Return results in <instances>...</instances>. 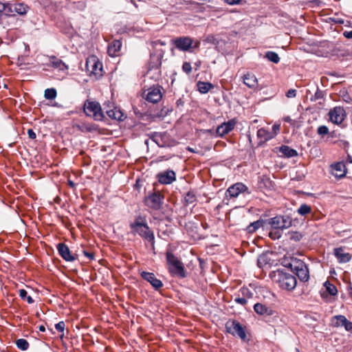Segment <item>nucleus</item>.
Here are the masks:
<instances>
[{
	"mask_svg": "<svg viewBox=\"0 0 352 352\" xmlns=\"http://www.w3.org/2000/svg\"><path fill=\"white\" fill-rule=\"evenodd\" d=\"M331 325L336 328L344 327L346 331L352 332V322L348 320L343 315L332 317Z\"/></svg>",
	"mask_w": 352,
	"mask_h": 352,
	"instance_id": "nucleus-14",
	"label": "nucleus"
},
{
	"mask_svg": "<svg viewBox=\"0 0 352 352\" xmlns=\"http://www.w3.org/2000/svg\"><path fill=\"white\" fill-rule=\"evenodd\" d=\"M296 90L294 89H289L286 93V96L287 98H295L296 96Z\"/></svg>",
	"mask_w": 352,
	"mask_h": 352,
	"instance_id": "nucleus-52",
	"label": "nucleus"
},
{
	"mask_svg": "<svg viewBox=\"0 0 352 352\" xmlns=\"http://www.w3.org/2000/svg\"><path fill=\"white\" fill-rule=\"evenodd\" d=\"M263 220H258L251 223L246 228V230L248 233H254L261 226H263Z\"/></svg>",
	"mask_w": 352,
	"mask_h": 352,
	"instance_id": "nucleus-33",
	"label": "nucleus"
},
{
	"mask_svg": "<svg viewBox=\"0 0 352 352\" xmlns=\"http://www.w3.org/2000/svg\"><path fill=\"white\" fill-rule=\"evenodd\" d=\"M280 230H274L270 231L269 233V236L272 240H276V239H280L281 236Z\"/></svg>",
	"mask_w": 352,
	"mask_h": 352,
	"instance_id": "nucleus-46",
	"label": "nucleus"
},
{
	"mask_svg": "<svg viewBox=\"0 0 352 352\" xmlns=\"http://www.w3.org/2000/svg\"><path fill=\"white\" fill-rule=\"evenodd\" d=\"M184 104V100L182 98H179L176 101V105H177V107H183Z\"/></svg>",
	"mask_w": 352,
	"mask_h": 352,
	"instance_id": "nucleus-59",
	"label": "nucleus"
},
{
	"mask_svg": "<svg viewBox=\"0 0 352 352\" xmlns=\"http://www.w3.org/2000/svg\"><path fill=\"white\" fill-rule=\"evenodd\" d=\"M15 344L17 348L22 351L28 350L30 346L29 342L23 338L16 340Z\"/></svg>",
	"mask_w": 352,
	"mask_h": 352,
	"instance_id": "nucleus-37",
	"label": "nucleus"
},
{
	"mask_svg": "<svg viewBox=\"0 0 352 352\" xmlns=\"http://www.w3.org/2000/svg\"><path fill=\"white\" fill-rule=\"evenodd\" d=\"M261 182H263L265 184V186H267V184H269V185H271V180L270 178L267 177H263L261 180Z\"/></svg>",
	"mask_w": 352,
	"mask_h": 352,
	"instance_id": "nucleus-56",
	"label": "nucleus"
},
{
	"mask_svg": "<svg viewBox=\"0 0 352 352\" xmlns=\"http://www.w3.org/2000/svg\"><path fill=\"white\" fill-rule=\"evenodd\" d=\"M3 14L7 16H12V7H9V4L0 2V17Z\"/></svg>",
	"mask_w": 352,
	"mask_h": 352,
	"instance_id": "nucleus-38",
	"label": "nucleus"
},
{
	"mask_svg": "<svg viewBox=\"0 0 352 352\" xmlns=\"http://www.w3.org/2000/svg\"><path fill=\"white\" fill-rule=\"evenodd\" d=\"M324 96V93L323 91L320 90L319 88H317V90L314 96H311V101H317L319 99L323 98Z\"/></svg>",
	"mask_w": 352,
	"mask_h": 352,
	"instance_id": "nucleus-45",
	"label": "nucleus"
},
{
	"mask_svg": "<svg viewBox=\"0 0 352 352\" xmlns=\"http://www.w3.org/2000/svg\"><path fill=\"white\" fill-rule=\"evenodd\" d=\"M292 272L298 276L302 282H307L309 279V272L307 265L301 260L295 259L288 266Z\"/></svg>",
	"mask_w": 352,
	"mask_h": 352,
	"instance_id": "nucleus-6",
	"label": "nucleus"
},
{
	"mask_svg": "<svg viewBox=\"0 0 352 352\" xmlns=\"http://www.w3.org/2000/svg\"><path fill=\"white\" fill-rule=\"evenodd\" d=\"M162 87L160 85L153 86L147 90L145 99L150 102L157 103L162 98L161 89Z\"/></svg>",
	"mask_w": 352,
	"mask_h": 352,
	"instance_id": "nucleus-16",
	"label": "nucleus"
},
{
	"mask_svg": "<svg viewBox=\"0 0 352 352\" xmlns=\"http://www.w3.org/2000/svg\"><path fill=\"white\" fill-rule=\"evenodd\" d=\"M9 7H12V15H14V13H17L20 15L26 14L28 7L27 5L23 3H18L14 4H9Z\"/></svg>",
	"mask_w": 352,
	"mask_h": 352,
	"instance_id": "nucleus-28",
	"label": "nucleus"
},
{
	"mask_svg": "<svg viewBox=\"0 0 352 352\" xmlns=\"http://www.w3.org/2000/svg\"><path fill=\"white\" fill-rule=\"evenodd\" d=\"M332 174L338 179L343 178L346 174V168L343 162H336L331 165Z\"/></svg>",
	"mask_w": 352,
	"mask_h": 352,
	"instance_id": "nucleus-20",
	"label": "nucleus"
},
{
	"mask_svg": "<svg viewBox=\"0 0 352 352\" xmlns=\"http://www.w3.org/2000/svg\"><path fill=\"white\" fill-rule=\"evenodd\" d=\"M257 138L259 140L258 146L274 138L271 132L265 128H261L257 131Z\"/></svg>",
	"mask_w": 352,
	"mask_h": 352,
	"instance_id": "nucleus-23",
	"label": "nucleus"
},
{
	"mask_svg": "<svg viewBox=\"0 0 352 352\" xmlns=\"http://www.w3.org/2000/svg\"><path fill=\"white\" fill-rule=\"evenodd\" d=\"M253 308L257 314L263 316L265 318H267L271 316L277 317V312L271 307L265 304L257 302L254 305Z\"/></svg>",
	"mask_w": 352,
	"mask_h": 352,
	"instance_id": "nucleus-13",
	"label": "nucleus"
},
{
	"mask_svg": "<svg viewBox=\"0 0 352 352\" xmlns=\"http://www.w3.org/2000/svg\"><path fill=\"white\" fill-rule=\"evenodd\" d=\"M333 254L340 263H348L351 259V254L348 252H344L343 247L334 248Z\"/></svg>",
	"mask_w": 352,
	"mask_h": 352,
	"instance_id": "nucleus-21",
	"label": "nucleus"
},
{
	"mask_svg": "<svg viewBox=\"0 0 352 352\" xmlns=\"http://www.w3.org/2000/svg\"><path fill=\"white\" fill-rule=\"evenodd\" d=\"M226 332L233 336H238L242 340H246L247 335L244 327L236 320H229L226 323Z\"/></svg>",
	"mask_w": 352,
	"mask_h": 352,
	"instance_id": "nucleus-9",
	"label": "nucleus"
},
{
	"mask_svg": "<svg viewBox=\"0 0 352 352\" xmlns=\"http://www.w3.org/2000/svg\"><path fill=\"white\" fill-rule=\"evenodd\" d=\"M201 226H202V227H203L205 230H206V229H207V228L209 227V226H208V223H206V222H204V223H201Z\"/></svg>",
	"mask_w": 352,
	"mask_h": 352,
	"instance_id": "nucleus-63",
	"label": "nucleus"
},
{
	"mask_svg": "<svg viewBox=\"0 0 352 352\" xmlns=\"http://www.w3.org/2000/svg\"><path fill=\"white\" fill-rule=\"evenodd\" d=\"M122 47V42L120 40L115 39L109 44L107 52L111 57L119 56Z\"/></svg>",
	"mask_w": 352,
	"mask_h": 352,
	"instance_id": "nucleus-22",
	"label": "nucleus"
},
{
	"mask_svg": "<svg viewBox=\"0 0 352 352\" xmlns=\"http://www.w3.org/2000/svg\"><path fill=\"white\" fill-rule=\"evenodd\" d=\"M280 124H274L272 126V131H270L271 132L272 135H273L274 138H275L276 136V135L278 134V133L280 131Z\"/></svg>",
	"mask_w": 352,
	"mask_h": 352,
	"instance_id": "nucleus-49",
	"label": "nucleus"
},
{
	"mask_svg": "<svg viewBox=\"0 0 352 352\" xmlns=\"http://www.w3.org/2000/svg\"><path fill=\"white\" fill-rule=\"evenodd\" d=\"M106 113L109 118L116 120H124L126 118L124 113L120 109L116 107H114L113 109H107Z\"/></svg>",
	"mask_w": 352,
	"mask_h": 352,
	"instance_id": "nucleus-26",
	"label": "nucleus"
},
{
	"mask_svg": "<svg viewBox=\"0 0 352 352\" xmlns=\"http://www.w3.org/2000/svg\"><path fill=\"white\" fill-rule=\"evenodd\" d=\"M279 152L286 157H293L298 156L297 151L287 145H282L280 146Z\"/></svg>",
	"mask_w": 352,
	"mask_h": 352,
	"instance_id": "nucleus-29",
	"label": "nucleus"
},
{
	"mask_svg": "<svg viewBox=\"0 0 352 352\" xmlns=\"http://www.w3.org/2000/svg\"><path fill=\"white\" fill-rule=\"evenodd\" d=\"M297 212L301 216H306L311 212V207L306 204H302L298 208Z\"/></svg>",
	"mask_w": 352,
	"mask_h": 352,
	"instance_id": "nucleus-36",
	"label": "nucleus"
},
{
	"mask_svg": "<svg viewBox=\"0 0 352 352\" xmlns=\"http://www.w3.org/2000/svg\"><path fill=\"white\" fill-rule=\"evenodd\" d=\"M67 184L72 188H75V187H76L75 183L73 181L70 180V179L67 180Z\"/></svg>",
	"mask_w": 352,
	"mask_h": 352,
	"instance_id": "nucleus-60",
	"label": "nucleus"
},
{
	"mask_svg": "<svg viewBox=\"0 0 352 352\" xmlns=\"http://www.w3.org/2000/svg\"><path fill=\"white\" fill-rule=\"evenodd\" d=\"M156 177L160 184L168 185L176 181V173L173 170L167 169L157 173Z\"/></svg>",
	"mask_w": 352,
	"mask_h": 352,
	"instance_id": "nucleus-15",
	"label": "nucleus"
},
{
	"mask_svg": "<svg viewBox=\"0 0 352 352\" xmlns=\"http://www.w3.org/2000/svg\"><path fill=\"white\" fill-rule=\"evenodd\" d=\"M346 162L348 163H352V157L351 155H348Z\"/></svg>",
	"mask_w": 352,
	"mask_h": 352,
	"instance_id": "nucleus-62",
	"label": "nucleus"
},
{
	"mask_svg": "<svg viewBox=\"0 0 352 352\" xmlns=\"http://www.w3.org/2000/svg\"><path fill=\"white\" fill-rule=\"evenodd\" d=\"M168 113V109H162V111H161L160 114H157V116H159V117H164V116H167Z\"/></svg>",
	"mask_w": 352,
	"mask_h": 352,
	"instance_id": "nucleus-58",
	"label": "nucleus"
},
{
	"mask_svg": "<svg viewBox=\"0 0 352 352\" xmlns=\"http://www.w3.org/2000/svg\"><path fill=\"white\" fill-rule=\"evenodd\" d=\"M197 201L195 193L193 191H188L184 197V204L186 206L192 204Z\"/></svg>",
	"mask_w": 352,
	"mask_h": 352,
	"instance_id": "nucleus-34",
	"label": "nucleus"
},
{
	"mask_svg": "<svg viewBox=\"0 0 352 352\" xmlns=\"http://www.w3.org/2000/svg\"><path fill=\"white\" fill-rule=\"evenodd\" d=\"M166 259L168 271L173 277L179 278L187 277V272L184 263L173 252L167 251L166 252Z\"/></svg>",
	"mask_w": 352,
	"mask_h": 352,
	"instance_id": "nucleus-3",
	"label": "nucleus"
},
{
	"mask_svg": "<svg viewBox=\"0 0 352 352\" xmlns=\"http://www.w3.org/2000/svg\"><path fill=\"white\" fill-rule=\"evenodd\" d=\"M182 70L187 74H190L192 72V67L190 63L184 62L182 65Z\"/></svg>",
	"mask_w": 352,
	"mask_h": 352,
	"instance_id": "nucleus-47",
	"label": "nucleus"
},
{
	"mask_svg": "<svg viewBox=\"0 0 352 352\" xmlns=\"http://www.w3.org/2000/svg\"><path fill=\"white\" fill-rule=\"evenodd\" d=\"M28 135L29 138H30L31 140H34L36 138L35 132L32 129H28Z\"/></svg>",
	"mask_w": 352,
	"mask_h": 352,
	"instance_id": "nucleus-54",
	"label": "nucleus"
},
{
	"mask_svg": "<svg viewBox=\"0 0 352 352\" xmlns=\"http://www.w3.org/2000/svg\"><path fill=\"white\" fill-rule=\"evenodd\" d=\"M19 296L21 297V298L23 300H26L28 303L32 304L34 302V300L30 296L27 295L28 293L25 289H19Z\"/></svg>",
	"mask_w": 352,
	"mask_h": 352,
	"instance_id": "nucleus-41",
	"label": "nucleus"
},
{
	"mask_svg": "<svg viewBox=\"0 0 352 352\" xmlns=\"http://www.w3.org/2000/svg\"><path fill=\"white\" fill-rule=\"evenodd\" d=\"M163 57V52H160L157 54H151L150 61L148 63L149 69H158L162 65V58Z\"/></svg>",
	"mask_w": 352,
	"mask_h": 352,
	"instance_id": "nucleus-24",
	"label": "nucleus"
},
{
	"mask_svg": "<svg viewBox=\"0 0 352 352\" xmlns=\"http://www.w3.org/2000/svg\"><path fill=\"white\" fill-rule=\"evenodd\" d=\"M197 87L201 94H207L211 89L214 88V85L212 83L203 81H198Z\"/></svg>",
	"mask_w": 352,
	"mask_h": 352,
	"instance_id": "nucleus-32",
	"label": "nucleus"
},
{
	"mask_svg": "<svg viewBox=\"0 0 352 352\" xmlns=\"http://www.w3.org/2000/svg\"><path fill=\"white\" fill-rule=\"evenodd\" d=\"M86 70L90 74L95 76H102V63L96 56H91L87 59L85 64Z\"/></svg>",
	"mask_w": 352,
	"mask_h": 352,
	"instance_id": "nucleus-10",
	"label": "nucleus"
},
{
	"mask_svg": "<svg viewBox=\"0 0 352 352\" xmlns=\"http://www.w3.org/2000/svg\"><path fill=\"white\" fill-rule=\"evenodd\" d=\"M52 67L55 68V69H58L60 71H63V70H65V69H67V66L65 64V63L56 58V56H52L50 58V64Z\"/></svg>",
	"mask_w": 352,
	"mask_h": 352,
	"instance_id": "nucleus-31",
	"label": "nucleus"
},
{
	"mask_svg": "<svg viewBox=\"0 0 352 352\" xmlns=\"http://www.w3.org/2000/svg\"><path fill=\"white\" fill-rule=\"evenodd\" d=\"M289 239L294 241H300L302 238V234L299 232H289L288 233Z\"/></svg>",
	"mask_w": 352,
	"mask_h": 352,
	"instance_id": "nucleus-43",
	"label": "nucleus"
},
{
	"mask_svg": "<svg viewBox=\"0 0 352 352\" xmlns=\"http://www.w3.org/2000/svg\"><path fill=\"white\" fill-rule=\"evenodd\" d=\"M236 123V121L235 120V119H231L228 122L222 123L217 128V135L218 136L223 137V135L228 134L234 129Z\"/></svg>",
	"mask_w": 352,
	"mask_h": 352,
	"instance_id": "nucleus-19",
	"label": "nucleus"
},
{
	"mask_svg": "<svg viewBox=\"0 0 352 352\" xmlns=\"http://www.w3.org/2000/svg\"><path fill=\"white\" fill-rule=\"evenodd\" d=\"M83 254L88 258L89 260L92 261L95 258V254L92 252H87L86 250L82 251Z\"/></svg>",
	"mask_w": 352,
	"mask_h": 352,
	"instance_id": "nucleus-51",
	"label": "nucleus"
},
{
	"mask_svg": "<svg viewBox=\"0 0 352 352\" xmlns=\"http://www.w3.org/2000/svg\"><path fill=\"white\" fill-rule=\"evenodd\" d=\"M140 276L144 280L148 281L156 290H158L163 287L162 282L160 279L157 278L153 273L144 271L140 273Z\"/></svg>",
	"mask_w": 352,
	"mask_h": 352,
	"instance_id": "nucleus-18",
	"label": "nucleus"
},
{
	"mask_svg": "<svg viewBox=\"0 0 352 352\" xmlns=\"http://www.w3.org/2000/svg\"><path fill=\"white\" fill-rule=\"evenodd\" d=\"M343 35L346 38H352V30L351 31H344L343 32Z\"/></svg>",
	"mask_w": 352,
	"mask_h": 352,
	"instance_id": "nucleus-57",
	"label": "nucleus"
},
{
	"mask_svg": "<svg viewBox=\"0 0 352 352\" xmlns=\"http://www.w3.org/2000/svg\"><path fill=\"white\" fill-rule=\"evenodd\" d=\"M234 302H236L237 304L245 305L247 304L248 300H246V299L244 297L240 296V295L239 294L238 296L234 298Z\"/></svg>",
	"mask_w": 352,
	"mask_h": 352,
	"instance_id": "nucleus-48",
	"label": "nucleus"
},
{
	"mask_svg": "<svg viewBox=\"0 0 352 352\" xmlns=\"http://www.w3.org/2000/svg\"><path fill=\"white\" fill-rule=\"evenodd\" d=\"M149 137L160 147L165 146L164 133L153 132L149 135Z\"/></svg>",
	"mask_w": 352,
	"mask_h": 352,
	"instance_id": "nucleus-30",
	"label": "nucleus"
},
{
	"mask_svg": "<svg viewBox=\"0 0 352 352\" xmlns=\"http://www.w3.org/2000/svg\"><path fill=\"white\" fill-rule=\"evenodd\" d=\"M245 192L250 194V191H249L248 186L241 182H237L230 186L227 189L226 192V197L230 198H236L239 195V194Z\"/></svg>",
	"mask_w": 352,
	"mask_h": 352,
	"instance_id": "nucleus-11",
	"label": "nucleus"
},
{
	"mask_svg": "<svg viewBox=\"0 0 352 352\" xmlns=\"http://www.w3.org/2000/svg\"><path fill=\"white\" fill-rule=\"evenodd\" d=\"M213 39H214V36H213L212 35H209V36H208V37H207V38H206V40H207L208 41H212V40H213Z\"/></svg>",
	"mask_w": 352,
	"mask_h": 352,
	"instance_id": "nucleus-64",
	"label": "nucleus"
},
{
	"mask_svg": "<svg viewBox=\"0 0 352 352\" xmlns=\"http://www.w3.org/2000/svg\"><path fill=\"white\" fill-rule=\"evenodd\" d=\"M265 57L274 63H278L280 61V57L278 56V54L275 52H267L265 53Z\"/></svg>",
	"mask_w": 352,
	"mask_h": 352,
	"instance_id": "nucleus-35",
	"label": "nucleus"
},
{
	"mask_svg": "<svg viewBox=\"0 0 352 352\" xmlns=\"http://www.w3.org/2000/svg\"><path fill=\"white\" fill-rule=\"evenodd\" d=\"M272 230H284L290 228L292 219L289 215H276L267 220Z\"/></svg>",
	"mask_w": 352,
	"mask_h": 352,
	"instance_id": "nucleus-8",
	"label": "nucleus"
},
{
	"mask_svg": "<svg viewBox=\"0 0 352 352\" xmlns=\"http://www.w3.org/2000/svg\"><path fill=\"white\" fill-rule=\"evenodd\" d=\"M225 2L229 5H236L239 4L242 0H224Z\"/></svg>",
	"mask_w": 352,
	"mask_h": 352,
	"instance_id": "nucleus-55",
	"label": "nucleus"
},
{
	"mask_svg": "<svg viewBox=\"0 0 352 352\" xmlns=\"http://www.w3.org/2000/svg\"><path fill=\"white\" fill-rule=\"evenodd\" d=\"M83 111L87 116L92 117L95 120L101 121L104 116L98 102L87 100L83 104Z\"/></svg>",
	"mask_w": 352,
	"mask_h": 352,
	"instance_id": "nucleus-5",
	"label": "nucleus"
},
{
	"mask_svg": "<svg viewBox=\"0 0 352 352\" xmlns=\"http://www.w3.org/2000/svg\"><path fill=\"white\" fill-rule=\"evenodd\" d=\"M74 126L82 133H89L96 131V126L90 123L80 122L75 124Z\"/></svg>",
	"mask_w": 352,
	"mask_h": 352,
	"instance_id": "nucleus-27",
	"label": "nucleus"
},
{
	"mask_svg": "<svg viewBox=\"0 0 352 352\" xmlns=\"http://www.w3.org/2000/svg\"><path fill=\"white\" fill-rule=\"evenodd\" d=\"M164 195L160 191L153 190L152 192H149L144 199V204L148 208L159 210L161 209L164 204Z\"/></svg>",
	"mask_w": 352,
	"mask_h": 352,
	"instance_id": "nucleus-7",
	"label": "nucleus"
},
{
	"mask_svg": "<svg viewBox=\"0 0 352 352\" xmlns=\"http://www.w3.org/2000/svg\"><path fill=\"white\" fill-rule=\"evenodd\" d=\"M131 233L138 235L142 239L151 243L152 249H155V236L153 231L150 228L144 216L138 215L130 223Z\"/></svg>",
	"mask_w": 352,
	"mask_h": 352,
	"instance_id": "nucleus-1",
	"label": "nucleus"
},
{
	"mask_svg": "<svg viewBox=\"0 0 352 352\" xmlns=\"http://www.w3.org/2000/svg\"><path fill=\"white\" fill-rule=\"evenodd\" d=\"M324 285L326 287V289H327V292L330 295L335 296V295L337 294L338 289H337L336 287L333 284H331L329 282L327 281L325 283Z\"/></svg>",
	"mask_w": 352,
	"mask_h": 352,
	"instance_id": "nucleus-42",
	"label": "nucleus"
},
{
	"mask_svg": "<svg viewBox=\"0 0 352 352\" xmlns=\"http://www.w3.org/2000/svg\"><path fill=\"white\" fill-rule=\"evenodd\" d=\"M243 78V83L249 88L254 89L258 85V80L252 73L248 72Z\"/></svg>",
	"mask_w": 352,
	"mask_h": 352,
	"instance_id": "nucleus-25",
	"label": "nucleus"
},
{
	"mask_svg": "<svg viewBox=\"0 0 352 352\" xmlns=\"http://www.w3.org/2000/svg\"><path fill=\"white\" fill-rule=\"evenodd\" d=\"M239 293L241 294V296L244 297L246 299V300L252 298L254 296V293L252 291H250L248 288L244 287L240 289Z\"/></svg>",
	"mask_w": 352,
	"mask_h": 352,
	"instance_id": "nucleus-40",
	"label": "nucleus"
},
{
	"mask_svg": "<svg viewBox=\"0 0 352 352\" xmlns=\"http://www.w3.org/2000/svg\"><path fill=\"white\" fill-rule=\"evenodd\" d=\"M317 133L319 135L323 137L324 135H328L329 133V128L325 125H320L317 129Z\"/></svg>",
	"mask_w": 352,
	"mask_h": 352,
	"instance_id": "nucleus-44",
	"label": "nucleus"
},
{
	"mask_svg": "<svg viewBox=\"0 0 352 352\" xmlns=\"http://www.w3.org/2000/svg\"><path fill=\"white\" fill-rule=\"evenodd\" d=\"M328 137L331 138H339L340 137V133L338 131H329Z\"/></svg>",
	"mask_w": 352,
	"mask_h": 352,
	"instance_id": "nucleus-53",
	"label": "nucleus"
},
{
	"mask_svg": "<svg viewBox=\"0 0 352 352\" xmlns=\"http://www.w3.org/2000/svg\"><path fill=\"white\" fill-rule=\"evenodd\" d=\"M171 43L173 46L182 52H192L195 48H198L200 45L199 41H195L190 36H179L173 38Z\"/></svg>",
	"mask_w": 352,
	"mask_h": 352,
	"instance_id": "nucleus-4",
	"label": "nucleus"
},
{
	"mask_svg": "<svg viewBox=\"0 0 352 352\" xmlns=\"http://www.w3.org/2000/svg\"><path fill=\"white\" fill-rule=\"evenodd\" d=\"M38 329L40 331L44 332L45 331V327L44 325H40L38 327Z\"/></svg>",
	"mask_w": 352,
	"mask_h": 352,
	"instance_id": "nucleus-61",
	"label": "nucleus"
},
{
	"mask_svg": "<svg viewBox=\"0 0 352 352\" xmlns=\"http://www.w3.org/2000/svg\"><path fill=\"white\" fill-rule=\"evenodd\" d=\"M57 250L58 252L59 255L66 261L73 262L78 258V256L76 254H72L68 246L63 243H60L56 246Z\"/></svg>",
	"mask_w": 352,
	"mask_h": 352,
	"instance_id": "nucleus-17",
	"label": "nucleus"
},
{
	"mask_svg": "<svg viewBox=\"0 0 352 352\" xmlns=\"http://www.w3.org/2000/svg\"><path fill=\"white\" fill-rule=\"evenodd\" d=\"M329 120L336 124H340L345 119L346 113L343 107H336L329 112Z\"/></svg>",
	"mask_w": 352,
	"mask_h": 352,
	"instance_id": "nucleus-12",
	"label": "nucleus"
},
{
	"mask_svg": "<svg viewBox=\"0 0 352 352\" xmlns=\"http://www.w3.org/2000/svg\"><path fill=\"white\" fill-rule=\"evenodd\" d=\"M65 327V323L64 321H60L55 324V329L59 332H63Z\"/></svg>",
	"mask_w": 352,
	"mask_h": 352,
	"instance_id": "nucleus-50",
	"label": "nucleus"
},
{
	"mask_svg": "<svg viewBox=\"0 0 352 352\" xmlns=\"http://www.w3.org/2000/svg\"><path fill=\"white\" fill-rule=\"evenodd\" d=\"M270 276L281 289L287 291H292L297 284L296 276L283 269H278L271 272Z\"/></svg>",
	"mask_w": 352,
	"mask_h": 352,
	"instance_id": "nucleus-2",
	"label": "nucleus"
},
{
	"mask_svg": "<svg viewBox=\"0 0 352 352\" xmlns=\"http://www.w3.org/2000/svg\"><path fill=\"white\" fill-rule=\"evenodd\" d=\"M56 96L57 92L54 88H48L45 90L44 96L47 100H53Z\"/></svg>",
	"mask_w": 352,
	"mask_h": 352,
	"instance_id": "nucleus-39",
	"label": "nucleus"
}]
</instances>
